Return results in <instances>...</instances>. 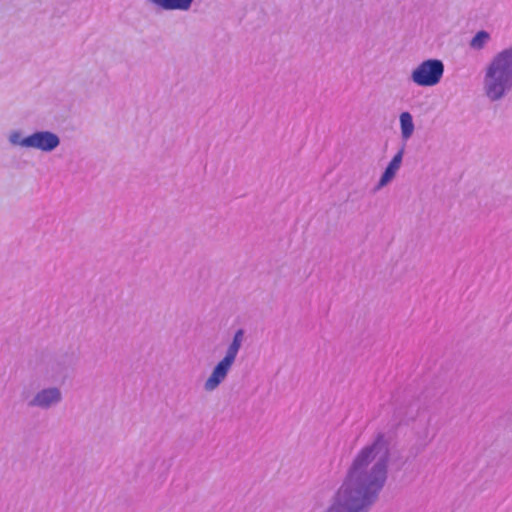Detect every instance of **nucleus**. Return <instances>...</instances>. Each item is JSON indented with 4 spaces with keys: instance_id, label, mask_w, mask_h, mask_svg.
I'll use <instances>...</instances> for the list:
<instances>
[{
    "instance_id": "nucleus-4",
    "label": "nucleus",
    "mask_w": 512,
    "mask_h": 512,
    "mask_svg": "<svg viewBox=\"0 0 512 512\" xmlns=\"http://www.w3.org/2000/svg\"><path fill=\"white\" fill-rule=\"evenodd\" d=\"M444 65L440 60L422 62L412 73V80L419 86H434L443 76Z\"/></svg>"
},
{
    "instance_id": "nucleus-1",
    "label": "nucleus",
    "mask_w": 512,
    "mask_h": 512,
    "mask_svg": "<svg viewBox=\"0 0 512 512\" xmlns=\"http://www.w3.org/2000/svg\"><path fill=\"white\" fill-rule=\"evenodd\" d=\"M387 462L388 450L379 436L357 455L328 512H363L384 485Z\"/></svg>"
},
{
    "instance_id": "nucleus-7",
    "label": "nucleus",
    "mask_w": 512,
    "mask_h": 512,
    "mask_svg": "<svg viewBox=\"0 0 512 512\" xmlns=\"http://www.w3.org/2000/svg\"><path fill=\"white\" fill-rule=\"evenodd\" d=\"M402 160V152H398L391 162L389 163L388 167L386 168L385 172L383 173L381 179H380V185L383 186L387 184L395 175L396 171L399 169L400 164Z\"/></svg>"
},
{
    "instance_id": "nucleus-5",
    "label": "nucleus",
    "mask_w": 512,
    "mask_h": 512,
    "mask_svg": "<svg viewBox=\"0 0 512 512\" xmlns=\"http://www.w3.org/2000/svg\"><path fill=\"white\" fill-rule=\"evenodd\" d=\"M25 146L38 148L44 151L53 150L59 144L58 137L50 132H37L23 140Z\"/></svg>"
},
{
    "instance_id": "nucleus-3",
    "label": "nucleus",
    "mask_w": 512,
    "mask_h": 512,
    "mask_svg": "<svg viewBox=\"0 0 512 512\" xmlns=\"http://www.w3.org/2000/svg\"><path fill=\"white\" fill-rule=\"evenodd\" d=\"M243 336V331L238 330L234 336L233 342L230 345L226 356L221 360L218 365L215 367L214 371L212 372L211 376L208 378V380L205 383V388L207 390H213L216 388L219 383L226 377V374L231 367L232 363L234 362L236 355L238 353V350L241 345Z\"/></svg>"
},
{
    "instance_id": "nucleus-10",
    "label": "nucleus",
    "mask_w": 512,
    "mask_h": 512,
    "mask_svg": "<svg viewBox=\"0 0 512 512\" xmlns=\"http://www.w3.org/2000/svg\"><path fill=\"white\" fill-rule=\"evenodd\" d=\"M489 39V34L485 31H479L471 40L470 45L474 49H481Z\"/></svg>"
},
{
    "instance_id": "nucleus-9",
    "label": "nucleus",
    "mask_w": 512,
    "mask_h": 512,
    "mask_svg": "<svg viewBox=\"0 0 512 512\" xmlns=\"http://www.w3.org/2000/svg\"><path fill=\"white\" fill-rule=\"evenodd\" d=\"M400 125L403 138L408 139L414 130L412 116L409 112H403L400 115Z\"/></svg>"
},
{
    "instance_id": "nucleus-8",
    "label": "nucleus",
    "mask_w": 512,
    "mask_h": 512,
    "mask_svg": "<svg viewBox=\"0 0 512 512\" xmlns=\"http://www.w3.org/2000/svg\"><path fill=\"white\" fill-rule=\"evenodd\" d=\"M166 10H187L193 0H151Z\"/></svg>"
},
{
    "instance_id": "nucleus-2",
    "label": "nucleus",
    "mask_w": 512,
    "mask_h": 512,
    "mask_svg": "<svg viewBox=\"0 0 512 512\" xmlns=\"http://www.w3.org/2000/svg\"><path fill=\"white\" fill-rule=\"evenodd\" d=\"M486 95L493 101L502 98L512 87V49L495 56L484 81Z\"/></svg>"
},
{
    "instance_id": "nucleus-6",
    "label": "nucleus",
    "mask_w": 512,
    "mask_h": 512,
    "mask_svg": "<svg viewBox=\"0 0 512 512\" xmlns=\"http://www.w3.org/2000/svg\"><path fill=\"white\" fill-rule=\"evenodd\" d=\"M60 399V392L58 389H47L43 390L34 399V404L47 407L50 406L52 403H55L59 401Z\"/></svg>"
}]
</instances>
